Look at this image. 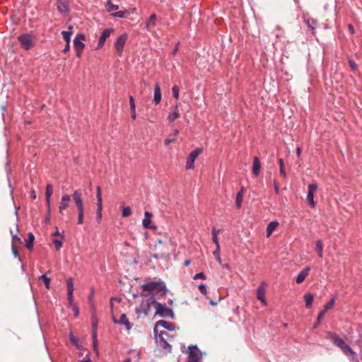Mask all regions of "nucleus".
Here are the masks:
<instances>
[{"label":"nucleus","mask_w":362,"mask_h":362,"mask_svg":"<svg viewBox=\"0 0 362 362\" xmlns=\"http://www.w3.org/2000/svg\"><path fill=\"white\" fill-rule=\"evenodd\" d=\"M141 288L143 292L141 295L142 296L148 295L149 297H153L157 300L165 297L168 291L165 283L161 280L149 281L142 284Z\"/></svg>","instance_id":"1"},{"label":"nucleus","mask_w":362,"mask_h":362,"mask_svg":"<svg viewBox=\"0 0 362 362\" xmlns=\"http://www.w3.org/2000/svg\"><path fill=\"white\" fill-rule=\"evenodd\" d=\"M74 201L76 203V206L78 209V224H82L83 223L84 217V207L83 202L82 199V192L81 189L75 190L72 194Z\"/></svg>","instance_id":"2"},{"label":"nucleus","mask_w":362,"mask_h":362,"mask_svg":"<svg viewBox=\"0 0 362 362\" xmlns=\"http://www.w3.org/2000/svg\"><path fill=\"white\" fill-rule=\"evenodd\" d=\"M156 312L154 315L163 318L169 317L172 320L175 318V314L172 308L167 307L166 303L157 301L156 303Z\"/></svg>","instance_id":"3"},{"label":"nucleus","mask_w":362,"mask_h":362,"mask_svg":"<svg viewBox=\"0 0 362 362\" xmlns=\"http://www.w3.org/2000/svg\"><path fill=\"white\" fill-rule=\"evenodd\" d=\"M157 301L158 300H156L155 298H153V297H149L146 300H143L139 307L136 308V313L138 315L143 313L144 315H148L151 305H153L156 308Z\"/></svg>","instance_id":"4"},{"label":"nucleus","mask_w":362,"mask_h":362,"mask_svg":"<svg viewBox=\"0 0 362 362\" xmlns=\"http://www.w3.org/2000/svg\"><path fill=\"white\" fill-rule=\"evenodd\" d=\"M188 354L187 360L186 362H201L202 352L199 349L197 345H189L187 347Z\"/></svg>","instance_id":"5"},{"label":"nucleus","mask_w":362,"mask_h":362,"mask_svg":"<svg viewBox=\"0 0 362 362\" xmlns=\"http://www.w3.org/2000/svg\"><path fill=\"white\" fill-rule=\"evenodd\" d=\"M91 322H92V340L93 349L98 350V339H97V330H98V318L95 312L93 311L91 314Z\"/></svg>","instance_id":"6"},{"label":"nucleus","mask_w":362,"mask_h":362,"mask_svg":"<svg viewBox=\"0 0 362 362\" xmlns=\"http://www.w3.org/2000/svg\"><path fill=\"white\" fill-rule=\"evenodd\" d=\"M202 151H203L202 148H197L190 152V153L188 155V156L187 158V161H186V169L187 170L194 169V160L202 153Z\"/></svg>","instance_id":"7"},{"label":"nucleus","mask_w":362,"mask_h":362,"mask_svg":"<svg viewBox=\"0 0 362 362\" xmlns=\"http://www.w3.org/2000/svg\"><path fill=\"white\" fill-rule=\"evenodd\" d=\"M18 40L25 50L30 49L34 45L32 35L29 33L19 35Z\"/></svg>","instance_id":"8"},{"label":"nucleus","mask_w":362,"mask_h":362,"mask_svg":"<svg viewBox=\"0 0 362 362\" xmlns=\"http://www.w3.org/2000/svg\"><path fill=\"white\" fill-rule=\"evenodd\" d=\"M66 286H67V299L68 303L70 306L74 308V305H77L74 301V279L72 277H69L66 279Z\"/></svg>","instance_id":"9"},{"label":"nucleus","mask_w":362,"mask_h":362,"mask_svg":"<svg viewBox=\"0 0 362 362\" xmlns=\"http://www.w3.org/2000/svg\"><path fill=\"white\" fill-rule=\"evenodd\" d=\"M157 336L158 337V341L159 343L160 346L164 350L168 351L169 353H171L172 346L165 338V337H168L169 334L166 331H160L159 334H157Z\"/></svg>","instance_id":"10"},{"label":"nucleus","mask_w":362,"mask_h":362,"mask_svg":"<svg viewBox=\"0 0 362 362\" xmlns=\"http://www.w3.org/2000/svg\"><path fill=\"white\" fill-rule=\"evenodd\" d=\"M161 326L164 329L168 330V331H174L176 329V326L174 323L171 322H168L163 320H160L156 322L155 327L153 328V332L155 334L156 338H157L158 334V330L157 327Z\"/></svg>","instance_id":"11"},{"label":"nucleus","mask_w":362,"mask_h":362,"mask_svg":"<svg viewBox=\"0 0 362 362\" xmlns=\"http://www.w3.org/2000/svg\"><path fill=\"white\" fill-rule=\"evenodd\" d=\"M317 189V183H312L308 185V191L307 194L308 204L311 208H315L316 202L314 200V193Z\"/></svg>","instance_id":"12"},{"label":"nucleus","mask_w":362,"mask_h":362,"mask_svg":"<svg viewBox=\"0 0 362 362\" xmlns=\"http://www.w3.org/2000/svg\"><path fill=\"white\" fill-rule=\"evenodd\" d=\"M127 40V33H123L120 35L117 39L116 40V42L115 43V48L116 49L117 52L119 55L123 52L124 45Z\"/></svg>","instance_id":"13"},{"label":"nucleus","mask_w":362,"mask_h":362,"mask_svg":"<svg viewBox=\"0 0 362 362\" xmlns=\"http://www.w3.org/2000/svg\"><path fill=\"white\" fill-rule=\"evenodd\" d=\"M86 40V36L83 33H78L74 37V46L75 49H78L79 51H83L85 48V43L83 41Z\"/></svg>","instance_id":"14"},{"label":"nucleus","mask_w":362,"mask_h":362,"mask_svg":"<svg viewBox=\"0 0 362 362\" xmlns=\"http://www.w3.org/2000/svg\"><path fill=\"white\" fill-rule=\"evenodd\" d=\"M152 216L153 214L151 212L145 211L144 218L142 221V225L144 228H149L152 230H156L157 228V226L151 222Z\"/></svg>","instance_id":"15"},{"label":"nucleus","mask_w":362,"mask_h":362,"mask_svg":"<svg viewBox=\"0 0 362 362\" xmlns=\"http://www.w3.org/2000/svg\"><path fill=\"white\" fill-rule=\"evenodd\" d=\"M57 8L61 14L64 16L69 14L70 11L69 3L66 0H57Z\"/></svg>","instance_id":"16"},{"label":"nucleus","mask_w":362,"mask_h":362,"mask_svg":"<svg viewBox=\"0 0 362 362\" xmlns=\"http://www.w3.org/2000/svg\"><path fill=\"white\" fill-rule=\"evenodd\" d=\"M303 19L308 28L311 30V33L314 34L315 33V28L317 25V21L313 18L310 17L308 15H303Z\"/></svg>","instance_id":"17"},{"label":"nucleus","mask_w":362,"mask_h":362,"mask_svg":"<svg viewBox=\"0 0 362 362\" xmlns=\"http://www.w3.org/2000/svg\"><path fill=\"white\" fill-rule=\"evenodd\" d=\"M114 31L113 28H106L105 29L100 37H99V40H98V45H97V49H100L103 47L104 44H105V42L106 40V39L111 35V33Z\"/></svg>","instance_id":"18"},{"label":"nucleus","mask_w":362,"mask_h":362,"mask_svg":"<svg viewBox=\"0 0 362 362\" xmlns=\"http://www.w3.org/2000/svg\"><path fill=\"white\" fill-rule=\"evenodd\" d=\"M112 320L113 322L116 325H124L128 331L132 328V324L129 321L127 315L124 313L121 315L119 320H117L115 317H113Z\"/></svg>","instance_id":"19"},{"label":"nucleus","mask_w":362,"mask_h":362,"mask_svg":"<svg viewBox=\"0 0 362 362\" xmlns=\"http://www.w3.org/2000/svg\"><path fill=\"white\" fill-rule=\"evenodd\" d=\"M328 335L330 339L332 340V343L337 347L341 349V347L346 344L344 340L342 338L339 337V336L335 332H329L328 333Z\"/></svg>","instance_id":"20"},{"label":"nucleus","mask_w":362,"mask_h":362,"mask_svg":"<svg viewBox=\"0 0 362 362\" xmlns=\"http://www.w3.org/2000/svg\"><path fill=\"white\" fill-rule=\"evenodd\" d=\"M71 201V197L68 194H64L62 197L61 201L59 206V211L60 214H63V211L65 210Z\"/></svg>","instance_id":"21"},{"label":"nucleus","mask_w":362,"mask_h":362,"mask_svg":"<svg viewBox=\"0 0 362 362\" xmlns=\"http://www.w3.org/2000/svg\"><path fill=\"white\" fill-rule=\"evenodd\" d=\"M310 270H311L310 267H306L302 271H300V273L297 275V276L296 278V282L297 284H300L303 281H304V280L308 276Z\"/></svg>","instance_id":"22"},{"label":"nucleus","mask_w":362,"mask_h":362,"mask_svg":"<svg viewBox=\"0 0 362 362\" xmlns=\"http://www.w3.org/2000/svg\"><path fill=\"white\" fill-rule=\"evenodd\" d=\"M53 192V187L51 184H47L46 186L45 190V197H46V204L48 209V211L50 210V198Z\"/></svg>","instance_id":"23"},{"label":"nucleus","mask_w":362,"mask_h":362,"mask_svg":"<svg viewBox=\"0 0 362 362\" xmlns=\"http://www.w3.org/2000/svg\"><path fill=\"white\" fill-rule=\"evenodd\" d=\"M261 168L260 161L258 157L255 156L253 158V165H252V173L255 177L259 175Z\"/></svg>","instance_id":"24"},{"label":"nucleus","mask_w":362,"mask_h":362,"mask_svg":"<svg viewBox=\"0 0 362 362\" xmlns=\"http://www.w3.org/2000/svg\"><path fill=\"white\" fill-rule=\"evenodd\" d=\"M69 337L70 341L75 346V347L78 351L83 350V347L80 340L78 339V337H75L71 332L69 333Z\"/></svg>","instance_id":"25"},{"label":"nucleus","mask_w":362,"mask_h":362,"mask_svg":"<svg viewBox=\"0 0 362 362\" xmlns=\"http://www.w3.org/2000/svg\"><path fill=\"white\" fill-rule=\"evenodd\" d=\"M162 98L160 88L158 83H156L154 86V94H153V101L156 104H158Z\"/></svg>","instance_id":"26"},{"label":"nucleus","mask_w":362,"mask_h":362,"mask_svg":"<svg viewBox=\"0 0 362 362\" xmlns=\"http://www.w3.org/2000/svg\"><path fill=\"white\" fill-rule=\"evenodd\" d=\"M257 298L260 300L263 305L267 304L265 298V289L262 286H259L257 289Z\"/></svg>","instance_id":"27"},{"label":"nucleus","mask_w":362,"mask_h":362,"mask_svg":"<svg viewBox=\"0 0 362 362\" xmlns=\"http://www.w3.org/2000/svg\"><path fill=\"white\" fill-rule=\"evenodd\" d=\"M96 198H97V210H103V199H102V191L100 186L96 187Z\"/></svg>","instance_id":"28"},{"label":"nucleus","mask_w":362,"mask_h":362,"mask_svg":"<svg viewBox=\"0 0 362 362\" xmlns=\"http://www.w3.org/2000/svg\"><path fill=\"white\" fill-rule=\"evenodd\" d=\"M35 241V235L33 233L30 232L28 233V238L25 240V247L30 250H33V244Z\"/></svg>","instance_id":"29"},{"label":"nucleus","mask_w":362,"mask_h":362,"mask_svg":"<svg viewBox=\"0 0 362 362\" xmlns=\"http://www.w3.org/2000/svg\"><path fill=\"white\" fill-rule=\"evenodd\" d=\"M344 354L346 356L351 355L353 356L354 359L357 360V354L353 350V349L347 344H346L341 349Z\"/></svg>","instance_id":"30"},{"label":"nucleus","mask_w":362,"mask_h":362,"mask_svg":"<svg viewBox=\"0 0 362 362\" xmlns=\"http://www.w3.org/2000/svg\"><path fill=\"white\" fill-rule=\"evenodd\" d=\"M156 25V15L155 13L151 14L148 19L145 23V28L149 29L151 27Z\"/></svg>","instance_id":"31"},{"label":"nucleus","mask_w":362,"mask_h":362,"mask_svg":"<svg viewBox=\"0 0 362 362\" xmlns=\"http://www.w3.org/2000/svg\"><path fill=\"white\" fill-rule=\"evenodd\" d=\"M129 105L131 110V117L132 119H136V105L134 102V98L132 95L129 96Z\"/></svg>","instance_id":"32"},{"label":"nucleus","mask_w":362,"mask_h":362,"mask_svg":"<svg viewBox=\"0 0 362 362\" xmlns=\"http://www.w3.org/2000/svg\"><path fill=\"white\" fill-rule=\"evenodd\" d=\"M180 117V113L178 110V106L175 105L173 108V111L170 113H169L168 116V119L170 122H173L176 119H177Z\"/></svg>","instance_id":"33"},{"label":"nucleus","mask_w":362,"mask_h":362,"mask_svg":"<svg viewBox=\"0 0 362 362\" xmlns=\"http://www.w3.org/2000/svg\"><path fill=\"white\" fill-rule=\"evenodd\" d=\"M315 251L317 252L319 257H322L323 256V245L322 241L321 239H318L315 243Z\"/></svg>","instance_id":"34"},{"label":"nucleus","mask_w":362,"mask_h":362,"mask_svg":"<svg viewBox=\"0 0 362 362\" xmlns=\"http://www.w3.org/2000/svg\"><path fill=\"white\" fill-rule=\"evenodd\" d=\"M243 191L244 189L242 187L240 190L236 194L235 206L238 209L240 208L243 199Z\"/></svg>","instance_id":"35"},{"label":"nucleus","mask_w":362,"mask_h":362,"mask_svg":"<svg viewBox=\"0 0 362 362\" xmlns=\"http://www.w3.org/2000/svg\"><path fill=\"white\" fill-rule=\"evenodd\" d=\"M279 226V222L276 221H273L269 223L267 226V236L270 235L274 229Z\"/></svg>","instance_id":"36"},{"label":"nucleus","mask_w":362,"mask_h":362,"mask_svg":"<svg viewBox=\"0 0 362 362\" xmlns=\"http://www.w3.org/2000/svg\"><path fill=\"white\" fill-rule=\"evenodd\" d=\"M337 298V294L334 295L330 300L324 305V310L328 311L334 307V301Z\"/></svg>","instance_id":"37"},{"label":"nucleus","mask_w":362,"mask_h":362,"mask_svg":"<svg viewBox=\"0 0 362 362\" xmlns=\"http://www.w3.org/2000/svg\"><path fill=\"white\" fill-rule=\"evenodd\" d=\"M72 28H73L72 26H69V29L70 30V31L63 30L62 32L63 38L64 39V40L66 41V43H70L71 36L72 35V31H71Z\"/></svg>","instance_id":"38"},{"label":"nucleus","mask_w":362,"mask_h":362,"mask_svg":"<svg viewBox=\"0 0 362 362\" xmlns=\"http://www.w3.org/2000/svg\"><path fill=\"white\" fill-rule=\"evenodd\" d=\"M304 300L305 302V307L307 308H311L313 301V296L311 293H306L304 295Z\"/></svg>","instance_id":"39"},{"label":"nucleus","mask_w":362,"mask_h":362,"mask_svg":"<svg viewBox=\"0 0 362 362\" xmlns=\"http://www.w3.org/2000/svg\"><path fill=\"white\" fill-rule=\"evenodd\" d=\"M5 168H6V172L7 173V180H8V185H9L10 187H11V181H10V178H9V175L11 173V168H10V161L9 160H8L6 163ZM13 193V189L11 188V194L12 195Z\"/></svg>","instance_id":"40"},{"label":"nucleus","mask_w":362,"mask_h":362,"mask_svg":"<svg viewBox=\"0 0 362 362\" xmlns=\"http://www.w3.org/2000/svg\"><path fill=\"white\" fill-rule=\"evenodd\" d=\"M105 8L108 12H112L114 11L117 10L119 8V6L116 4H112L110 0H107L105 4Z\"/></svg>","instance_id":"41"},{"label":"nucleus","mask_w":362,"mask_h":362,"mask_svg":"<svg viewBox=\"0 0 362 362\" xmlns=\"http://www.w3.org/2000/svg\"><path fill=\"white\" fill-rule=\"evenodd\" d=\"M160 253L152 255V257L154 259L163 258L165 256L168 255V249H160Z\"/></svg>","instance_id":"42"},{"label":"nucleus","mask_w":362,"mask_h":362,"mask_svg":"<svg viewBox=\"0 0 362 362\" xmlns=\"http://www.w3.org/2000/svg\"><path fill=\"white\" fill-rule=\"evenodd\" d=\"M39 280H41L42 281H43L45 283V287L47 289H49L50 288L51 279L49 277L47 276V275L45 274L40 275L39 277Z\"/></svg>","instance_id":"43"},{"label":"nucleus","mask_w":362,"mask_h":362,"mask_svg":"<svg viewBox=\"0 0 362 362\" xmlns=\"http://www.w3.org/2000/svg\"><path fill=\"white\" fill-rule=\"evenodd\" d=\"M11 250L13 255L18 259L19 262L22 263V259L19 255L18 248L14 243L11 244Z\"/></svg>","instance_id":"44"},{"label":"nucleus","mask_w":362,"mask_h":362,"mask_svg":"<svg viewBox=\"0 0 362 362\" xmlns=\"http://www.w3.org/2000/svg\"><path fill=\"white\" fill-rule=\"evenodd\" d=\"M131 12L124 10V11H119L112 13V16L113 17H117V18H127V14H129Z\"/></svg>","instance_id":"45"},{"label":"nucleus","mask_w":362,"mask_h":362,"mask_svg":"<svg viewBox=\"0 0 362 362\" xmlns=\"http://www.w3.org/2000/svg\"><path fill=\"white\" fill-rule=\"evenodd\" d=\"M279 168H280V175L283 177H286V173L284 169V160L282 158H279Z\"/></svg>","instance_id":"46"},{"label":"nucleus","mask_w":362,"mask_h":362,"mask_svg":"<svg viewBox=\"0 0 362 362\" xmlns=\"http://www.w3.org/2000/svg\"><path fill=\"white\" fill-rule=\"evenodd\" d=\"M154 246L156 249H166L165 248V246H166V243H164L162 240L160 239H158L157 240H156L155 242V244H154Z\"/></svg>","instance_id":"47"},{"label":"nucleus","mask_w":362,"mask_h":362,"mask_svg":"<svg viewBox=\"0 0 362 362\" xmlns=\"http://www.w3.org/2000/svg\"><path fill=\"white\" fill-rule=\"evenodd\" d=\"M62 240H59V239H54L53 240V244L54 245V247L56 249V250H59L61 249V247H62V245H63V243H62Z\"/></svg>","instance_id":"48"},{"label":"nucleus","mask_w":362,"mask_h":362,"mask_svg":"<svg viewBox=\"0 0 362 362\" xmlns=\"http://www.w3.org/2000/svg\"><path fill=\"white\" fill-rule=\"evenodd\" d=\"M132 214V209L129 206L124 207L122 212V217H128Z\"/></svg>","instance_id":"49"},{"label":"nucleus","mask_w":362,"mask_h":362,"mask_svg":"<svg viewBox=\"0 0 362 362\" xmlns=\"http://www.w3.org/2000/svg\"><path fill=\"white\" fill-rule=\"evenodd\" d=\"M213 255H214L216 261L221 264V258L220 256V246H218L217 248L214 251Z\"/></svg>","instance_id":"50"},{"label":"nucleus","mask_w":362,"mask_h":362,"mask_svg":"<svg viewBox=\"0 0 362 362\" xmlns=\"http://www.w3.org/2000/svg\"><path fill=\"white\" fill-rule=\"evenodd\" d=\"M173 95L175 99H179V87L177 86H173L172 88Z\"/></svg>","instance_id":"51"},{"label":"nucleus","mask_w":362,"mask_h":362,"mask_svg":"<svg viewBox=\"0 0 362 362\" xmlns=\"http://www.w3.org/2000/svg\"><path fill=\"white\" fill-rule=\"evenodd\" d=\"M198 288H199V291L203 295L206 296L207 294V289H206V286L205 284H201L199 285Z\"/></svg>","instance_id":"52"},{"label":"nucleus","mask_w":362,"mask_h":362,"mask_svg":"<svg viewBox=\"0 0 362 362\" xmlns=\"http://www.w3.org/2000/svg\"><path fill=\"white\" fill-rule=\"evenodd\" d=\"M170 138H167L164 140L165 146H168L171 143H174L176 141V138H173V136H170Z\"/></svg>","instance_id":"53"},{"label":"nucleus","mask_w":362,"mask_h":362,"mask_svg":"<svg viewBox=\"0 0 362 362\" xmlns=\"http://www.w3.org/2000/svg\"><path fill=\"white\" fill-rule=\"evenodd\" d=\"M349 64L353 71L357 69V64L351 59H349Z\"/></svg>","instance_id":"54"},{"label":"nucleus","mask_w":362,"mask_h":362,"mask_svg":"<svg viewBox=\"0 0 362 362\" xmlns=\"http://www.w3.org/2000/svg\"><path fill=\"white\" fill-rule=\"evenodd\" d=\"M327 313V311L322 310L320 312V313L317 315V320L318 322H321L322 320L324 318L325 314Z\"/></svg>","instance_id":"55"},{"label":"nucleus","mask_w":362,"mask_h":362,"mask_svg":"<svg viewBox=\"0 0 362 362\" xmlns=\"http://www.w3.org/2000/svg\"><path fill=\"white\" fill-rule=\"evenodd\" d=\"M206 275L203 272L197 273L193 277L194 279H206Z\"/></svg>","instance_id":"56"},{"label":"nucleus","mask_w":362,"mask_h":362,"mask_svg":"<svg viewBox=\"0 0 362 362\" xmlns=\"http://www.w3.org/2000/svg\"><path fill=\"white\" fill-rule=\"evenodd\" d=\"M14 240L17 241L19 243H22L21 238L18 236L16 234L12 235V243H14Z\"/></svg>","instance_id":"57"},{"label":"nucleus","mask_w":362,"mask_h":362,"mask_svg":"<svg viewBox=\"0 0 362 362\" xmlns=\"http://www.w3.org/2000/svg\"><path fill=\"white\" fill-rule=\"evenodd\" d=\"M102 218V211H96V220L98 223H100L101 221Z\"/></svg>","instance_id":"58"},{"label":"nucleus","mask_w":362,"mask_h":362,"mask_svg":"<svg viewBox=\"0 0 362 362\" xmlns=\"http://www.w3.org/2000/svg\"><path fill=\"white\" fill-rule=\"evenodd\" d=\"M179 45H180V42H177L174 47V49H173L172 52H171V54L173 56H175L176 54V53L178 51V49H179Z\"/></svg>","instance_id":"59"},{"label":"nucleus","mask_w":362,"mask_h":362,"mask_svg":"<svg viewBox=\"0 0 362 362\" xmlns=\"http://www.w3.org/2000/svg\"><path fill=\"white\" fill-rule=\"evenodd\" d=\"M212 240L214 243L216 245V248H217L218 246H220L218 235H212Z\"/></svg>","instance_id":"60"},{"label":"nucleus","mask_w":362,"mask_h":362,"mask_svg":"<svg viewBox=\"0 0 362 362\" xmlns=\"http://www.w3.org/2000/svg\"><path fill=\"white\" fill-rule=\"evenodd\" d=\"M78 362H92L90 356V354H88L86 356L85 358H83V360L79 361Z\"/></svg>","instance_id":"61"},{"label":"nucleus","mask_w":362,"mask_h":362,"mask_svg":"<svg viewBox=\"0 0 362 362\" xmlns=\"http://www.w3.org/2000/svg\"><path fill=\"white\" fill-rule=\"evenodd\" d=\"M73 310H74V317H77L79 314V309H78V307L77 305H74V308H72Z\"/></svg>","instance_id":"62"},{"label":"nucleus","mask_w":362,"mask_h":362,"mask_svg":"<svg viewBox=\"0 0 362 362\" xmlns=\"http://www.w3.org/2000/svg\"><path fill=\"white\" fill-rule=\"evenodd\" d=\"M274 191L276 194H279V188L278 186V183L274 180Z\"/></svg>","instance_id":"63"},{"label":"nucleus","mask_w":362,"mask_h":362,"mask_svg":"<svg viewBox=\"0 0 362 362\" xmlns=\"http://www.w3.org/2000/svg\"><path fill=\"white\" fill-rule=\"evenodd\" d=\"M348 29L351 34L353 35L354 33V32H355L354 28L351 24L348 25Z\"/></svg>","instance_id":"64"}]
</instances>
